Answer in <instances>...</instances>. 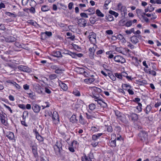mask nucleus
Returning <instances> with one entry per match:
<instances>
[{"label":"nucleus","mask_w":161,"mask_h":161,"mask_svg":"<svg viewBox=\"0 0 161 161\" xmlns=\"http://www.w3.org/2000/svg\"><path fill=\"white\" fill-rule=\"evenodd\" d=\"M117 8L118 11L121 13V14H124L127 13V9L126 7L123 5L121 3H119L117 6Z\"/></svg>","instance_id":"nucleus-1"},{"label":"nucleus","mask_w":161,"mask_h":161,"mask_svg":"<svg viewBox=\"0 0 161 161\" xmlns=\"http://www.w3.org/2000/svg\"><path fill=\"white\" fill-rule=\"evenodd\" d=\"M114 60L116 63L123 64L126 62L125 59L122 56L116 55L114 58Z\"/></svg>","instance_id":"nucleus-2"},{"label":"nucleus","mask_w":161,"mask_h":161,"mask_svg":"<svg viewBox=\"0 0 161 161\" xmlns=\"http://www.w3.org/2000/svg\"><path fill=\"white\" fill-rule=\"evenodd\" d=\"M53 123L55 124H58L59 123V118L58 114L56 111L53 112V114L51 113Z\"/></svg>","instance_id":"nucleus-3"},{"label":"nucleus","mask_w":161,"mask_h":161,"mask_svg":"<svg viewBox=\"0 0 161 161\" xmlns=\"http://www.w3.org/2000/svg\"><path fill=\"white\" fill-rule=\"evenodd\" d=\"M88 38L92 43L95 44L96 43V35L94 32H91L89 34Z\"/></svg>","instance_id":"nucleus-4"},{"label":"nucleus","mask_w":161,"mask_h":161,"mask_svg":"<svg viewBox=\"0 0 161 161\" xmlns=\"http://www.w3.org/2000/svg\"><path fill=\"white\" fill-rule=\"evenodd\" d=\"M94 98L95 99V101L97 102L98 104L100 106L103 107H106L107 106V104L103 101L99 96H94Z\"/></svg>","instance_id":"nucleus-5"},{"label":"nucleus","mask_w":161,"mask_h":161,"mask_svg":"<svg viewBox=\"0 0 161 161\" xmlns=\"http://www.w3.org/2000/svg\"><path fill=\"white\" fill-rule=\"evenodd\" d=\"M93 158L92 153H90L87 156L84 155L82 157V161H92Z\"/></svg>","instance_id":"nucleus-6"},{"label":"nucleus","mask_w":161,"mask_h":161,"mask_svg":"<svg viewBox=\"0 0 161 161\" xmlns=\"http://www.w3.org/2000/svg\"><path fill=\"white\" fill-rule=\"evenodd\" d=\"M33 87L35 91L38 93H43V88L39 84L35 83L33 85Z\"/></svg>","instance_id":"nucleus-7"},{"label":"nucleus","mask_w":161,"mask_h":161,"mask_svg":"<svg viewBox=\"0 0 161 161\" xmlns=\"http://www.w3.org/2000/svg\"><path fill=\"white\" fill-rule=\"evenodd\" d=\"M32 108L35 113H38L41 110V107L38 104L32 102L31 103Z\"/></svg>","instance_id":"nucleus-8"},{"label":"nucleus","mask_w":161,"mask_h":161,"mask_svg":"<svg viewBox=\"0 0 161 161\" xmlns=\"http://www.w3.org/2000/svg\"><path fill=\"white\" fill-rule=\"evenodd\" d=\"M141 37L140 35H134L130 37V41L134 44H136L139 42V39H140Z\"/></svg>","instance_id":"nucleus-9"},{"label":"nucleus","mask_w":161,"mask_h":161,"mask_svg":"<svg viewBox=\"0 0 161 161\" xmlns=\"http://www.w3.org/2000/svg\"><path fill=\"white\" fill-rule=\"evenodd\" d=\"M18 69L20 71L24 72L30 73L32 71L31 69L26 66L19 65L18 66Z\"/></svg>","instance_id":"nucleus-10"},{"label":"nucleus","mask_w":161,"mask_h":161,"mask_svg":"<svg viewBox=\"0 0 161 161\" xmlns=\"http://www.w3.org/2000/svg\"><path fill=\"white\" fill-rule=\"evenodd\" d=\"M139 137L141 140L142 141L147 140L148 138V135L145 131H142L139 134Z\"/></svg>","instance_id":"nucleus-11"},{"label":"nucleus","mask_w":161,"mask_h":161,"mask_svg":"<svg viewBox=\"0 0 161 161\" xmlns=\"http://www.w3.org/2000/svg\"><path fill=\"white\" fill-rule=\"evenodd\" d=\"M62 145L60 141H57L56 144L53 146V148L56 152H59L62 149Z\"/></svg>","instance_id":"nucleus-12"},{"label":"nucleus","mask_w":161,"mask_h":161,"mask_svg":"<svg viewBox=\"0 0 161 161\" xmlns=\"http://www.w3.org/2000/svg\"><path fill=\"white\" fill-rule=\"evenodd\" d=\"M128 117L130 119L132 120L136 121L138 119V115L135 113H130Z\"/></svg>","instance_id":"nucleus-13"},{"label":"nucleus","mask_w":161,"mask_h":161,"mask_svg":"<svg viewBox=\"0 0 161 161\" xmlns=\"http://www.w3.org/2000/svg\"><path fill=\"white\" fill-rule=\"evenodd\" d=\"M42 37H44V38H47V36L50 37L52 35L51 32L46 31L45 32H42L41 33Z\"/></svg>","instance_id":"nucleus-14"},{"label":"nucleus","mask_w":161,"mask_h":161,"mask_svg":"<svg viewBox=\"0 0 161 161\" xmlns=\"http://www.w3.org/2000/svg\"><path fill=\"white\" fill-rule=\"evenodd\" d=\"M6 136L10 140H13L14 139V134L10 132H7L5 133Z\"/></svg>","instance_id":"nucleus-15"},{"label":"nucleus","mask_w":161,"mask_h":161,"mask_svg":"<svg viewBox=\"0 0 161 161\" xmlns=\"http://www.w3.org/2000/svg\"><path fill=\"white\" fill-rule=\"evenodd\" d=\"M144 70L145 72L147 73H148L154 76L156 75V73L154 70H152L151 69H147L145 68L144 69Z\"/></svg>","instance_id":"nucleus-16"},{"label":"nucleus","mask_w":161,"mask_h":161,"mask_svg":"<svg viewBox=\"0 0 161 161\" xmlns=\"http://www.w3.org/2000/svg\"><path fill=\"white\" fill-rule=\"evenodd\" d=\"M31 149L32 150V153L35 157L37 156V147L36 145H33L31 147Z\"/></svg>","instance_id":"nucleus-17"},{"label":"nucleus","mask_w":161,"mask_h":161,"mask_svg":"<svg viewBox=\"0 0 161 161\" xmlns=\"http://www.w3.org/2000/svg\"><path fill=\"white\" fill-rule=\"evenodd\" d=\"M16 39L13 36H10L5 38L6 42H13L15 41Z\"/></svg>","instance_id":"nucleus-18"},{"label":"nucleus","mask_w":161,"mask_h":161,"mask_svg":"<svg viewBox=\"0 0 161 161\" xmlns=\"http://www.w3.org/2000/svg\"><path fill=\"white\" fill-rule=\"evenodd\" d=\"M52 55L56 57H61L62 56L61 52L59 51H53L52 53Z\"/></svg>","instance_id":"nucleus-19"},{"label":"nucleus","mask_w":161,"mask_h":161,"mask_svg":"<svg viewBox=\"0 0 161 161\" xmlns=\"http://www.w3.org/2000/svg\"><path fill=\"white\" fill-rule=\"evenodd\" d=\"M27 23L36 27H38L39 26L38 24L36 21L32 20H28L27 21Z\"/></svg>","instance_id":"nucleus-20"},{"label":"nucleus","mask_w":161,"mask_h":161,"mask_svg":"<svg viewBox=\"0 0 161 161\" xmlns=\"http://www.w3.org/2000/svg\"><path fill=\"white\" fill-rule=\"evenodd\" d=\"M78 23L79 24H81L84 26H85L86 24V21L84 19L82 18L79 19L78 20Z\"/></svg>","instance_id":"nucleus-21"},{"label":"nucleus","mask_w":161,"mask_h":161,"mask_svg":"<svg viewBox=\"0 0 161 161\" xmlns=\"http://www.w3.org/2000/svg\"><path fill=\"white\" fill-rule=\"evenodd\" d=\"M79 122L82 125H84L86 124V121L84 119L81 114L79 116Z\"/></svg>","instance_id":"nucleus-22"},{"label":"nucleus","mask_w":161,"mask_h":161,"mask_svg":"<svg viewBox=\"0 0 161 161\" xmlns=\"http://www.w3.org/2000/svg\"><path fill=\"white\" fill-rule=\"evenodd\" d=\"M136 11L137 14L141 15L143 19L146 17L145 16V15H146V13L142 12V11L141 10L137 9Z\"/></svg>","instance_id":"nucleus-23"},{"label":"nucleus","mask_w":161,"mask_h":161,"mask_svg":"<svg viewBox=\"0 0 161 161\" xmlns=\"http://www.w3.org/2000/svg\"><path fill=\"white\" fill-rule=\"evenodd\" d=\"M36 138L40 142H43L44 140L43 138L39 135L38 132H36Z\"/></svg>","instance_id":"nucleus-24"},{"label":"nucleus","mask_w":161,"mask_h":161,"mask_svg":"<svg viewBox=\"0 0 161 161\" xmlns=\"http://www.w3.org/2000/svg\"><path fill=\"white\" fill-rule=\"evenodd\" d=\"M103 134L102 133H98L96 135H94L92 136V139L94 141H95L98 139Z\"/></svg>","instance_id":"nucleus-25"},{"label":"nucleus","mask_w":161,"mask_h":161,"mask_svg":"<svg viewBox=\"0 0 161 161\" xmlns=\"http://www.w3.org/2000/svg\"><path fill=\"white\" fill-rule=\"evenodd\" d=\"M77 120L76 118V116L75 114H73L70 119V121L73 123H76Z\"/></svg>","instance_id":"nucleus-26"},{"label":"nucleus","mask_w":161,"mask_h":161,"mask_svg":"<svg viewBox=\"0 0 161 161\" xmlns=\"http://www.w3.org/2000/svg\"><path fill=\"white\" fill-rule=\"evenodd\" d=\"M97 47V46L95 44H93V47L89 48V51L91 52L95 53Z\"/></svg>","instance_id":"nucleus-27"},{"label":"nucleus","mask_w":161,"mask_h":161,"mask_svg":"<svg viewBox=\"0 0 161 161\" xmlns=\"http://www.w3.org/2000/svg\"><path fill=\"white\" fill-rule=\"evenodd\" d=\"M116 139L113 140H110L109 141V145L112 147H115L116 146Z\"/></svg>","instance_id":"nucleus-28"},{"label":"nucleus","mask_w":161,"mask_h":161,"mask_svg":"<svg viewBox=\"0 0 161 161\" xmlns=\"http://www.w3.org/2000/svg\"><path fill=\"white\" fill-rule=\"evenodd\" d=\"M61 88L64 91H66L68 89L67 86L64 83L61 82L59 84Z\"/></svg>","instance_id":"nucleus-29"},{"label":"nucleus","mask_w":161,"mask_h":161,"mask_svg":"<svg viewBox=\"0 0 161 161\" xmlns=\"http://www.w3.org/2000/svg\"><path fill=\"white\" fill-rule=\"evenodd\" d=\"M152 108V107L150 105H147L146 108L145 109L144 111L147 114H148L150 112Z\"/></svg>","instance_id":"nucleus-30"},{"label":"nucleus","mask_w":161,"mask_h":161,"mask_svg":"<svg viewBox=\"0 0 161 161\" xmlns=\"http://www.w3.org/2000/svg\"><path fill=\"white\" fill-rule=\"evenodd\" d=\"M100 128L99 126H93L91 127V130L93 132H96L98 131L99 130Z\"/></svg>","instance_id":"nucleus-31"},{"label":"nucleus","mask_w":161,"mask_h":161,"mask_svg":"<svg viewBox=\"0 0 161 161\" xmlns=\"http://www.w3.org/2000/svg\"><path fill=\"white\" fill-rule=\"evenodd\" d=\"M49 10V8L47 5L42 6L41 7V10L42 12H46Z\"/></svg>","instance_id":"nucleus-32"},{"label":"nucleus","mask_w":161,"mask_h":161,"mask_svg":"<svg viewBox=\"0 0 161 161\" xmlns=\"http://www.w3.org/2000/svg\"><path fill=\"white\" fill-rule=\"evenodd\" d=\"M29 97L32 99H35L36 98V96L34 93L33 92H30L27 93Z\"/></svg>","instance_id":"nucleus-33"},{"label":"nucleus","mask_w":161,"mask_h":161,"mask_svg":"<svg viewBox=\"0 0 161 161\" xmlns=\"http://www.w3.org/2000/svg\"><path fill=\"white\" fill-rule=\"evenodd\" d=\"M106 19L109 21H111L114 20L113 16L110 14H108L106 16Z\"/></svg>","instance_id":"nucleus-34"},{"label":"nucleus","mask_w":161,"mask_h":161,"mask_svg":"<svg viewBox=\"0 0 161 161\" xmlns=\"http://www.w3.org/2000/svg\"><path fill=\"white\" fill-rule=\"evenodd\" d=\"M109 13L112 16V15H114L115 17H117L119 15V14L118 13L112 10H109Z\"/></svg>","instance_id":"nucleus-35"},{"label":"nucleus","mask_w":161,"mask_h":161,"mask_svg":"<svg viewBox=\"0 0 161 161\" xmlns=\"http://www.w3.org/2000/svg\"><path fill=\"white\" fill-rule=\"evenodd\" d=\"M142 104L141 103H138V106H136V108L138 110V112L139 113L142 111Z\"/></svg>","instance_id":"nucleus-36"},{"label":"nucleus","mask_w":161,"mask_h":161,"mask_svg":"<svg viewBox=\"0 0 161 161\" xmlns=\"http://www.w3.org/2000/svg\"><path fill=\"white\" fill-rule=\"evenodd\" d=\"M73 93L76 96L79 97L80 95V92L76 89H75L73 91Z\"/></svg>","instance_id":"nucleus-37"},{"label":"nucleus","mask_w":161,"mask_h":161,"mask_svg":"<svg viewBox=\"0 0 161 161\" xmlns=\"http://www.w3.org/2000/svg\"><path fill=\"white\" fill-rule=\"evenodd\" d=\"M122 87L123 89L126 90H128V89H130L131 87L130 86L127 84H122Z\"/></svg>","instance_id":"nucleus-38"},{"label":"nucleus","mask_w":161,"mask_h":161,"mask_svg":"<svg viewBox=\"0 0 161 161\" xmlns=\"http://www.w3.org/2000/svg\"><path fill=\"white\" fill-rule=\"evenodd\" d=\"M96 14L98 16L101 17H103L104 15L100 11L99 9H97L96 11Z\"/></svg>","instance_id":"nucleus-39"},{"label":"nucleus","mask_w":161,"mask_h":161,"mask_svg":"<svg viewBox=\"0 0 161 161\" xmlns=\"http://www.w3.org/2000/svg\"><path fill=\"white\" fill-rule=\"evenodd\" d=\"M96 105L94 103H91L89 105V108L91 110H93L96 108Z\"/></svg>","instance_id":"nucleus-40"},{"label":"nucleus","mask_w":161,"mask_h":161,"mask_svg":"<svg viewBox=\"0 0 161 161\" xmlns=\"http://www.w3.org/2000/svg\"><path fill=\"white\" fill-rule=\"evenodd\" d=\"M57 77V75L54 74H51L49 76V78L51 80L54 79Z\"/></svg>","instance_id":"nucleus-41"},{"label":"nucleus","mask_w":161,"mask_h":161,"mask_svg":"<svg viewBox=\"0 0 161 161\" xmlns=\"http://www.w3.org/2000/svg\"><path fill=\"white\" fill-rule=\"evenodd\" d=\"M123 49V48L121 47H117L115 48V50L119 53H121L122 54H124L122 52V49Z\"/></svg>","instance_id":"nucleus-42"},{"label":"nucleus","mask_w":161,"mask_h":161,"mask_svg":"<svg viewBox=\"0 0 161 161\" xmlns=\"http://www.w3.org/2000/svg\"><path fill=\"white\" fill-rule=\"evenodd\" d=\"M86 117L88 119H93L94 118H95V117L94 116L89 114L87 113H86Z\"/></svg>","instance_id":"nucleus-43"},{"label":"nucleus","mask_w":161,"mask_h":161,"mask_svg":"<svg viewBox=\"0 0 161 161\" xmlns=\"http://www.w3.org/2000/svg\"><path fill=\"white\" fill-rule=\"evenodd\" d=\"M5 14L6 15L10 17L13 16L14 17H16L14 13L10 12H6Z\"/></svg>","instance_id":"nucleus-44"},{"label":"nucleus","mask_w":161,"mask_h":161,"mask_svg":"<svg viewBox=\"0 0 161 161\" xmlns=\"http://www.w3.org/2000/svg\"><path fill=\"white\" fill-rule=\"evenodd\" d=\"M77 142L76 141H74L72 142L71 143V145L69 147H73L75 148V147L76 145L77 144Z\"/></svg>","instance_id":"nucleus-45"},{"label":"nucleus","mask_w":161,"mask_h":161,"mask_svg":"<svg viewBox=\"0 0 161 161\" xmlns=\"http://www.w3.org/2000/svg\"><path fill=\"white\" fill-rule=\"evenodd\" d=\"M1 122L2 124L4 125L7 126L8 125V123L7 121L6 120V119H4L1 120Z\"/></svg>","instance_id":"nucleus-46"},{"label":"nucleus","mask_w":161,"mask_h":161,"mask_svg":"<svg viewBox=\"0 0 161 161\" xmlns=\"http://www.w3.org/2000/svg\"><path fill=\"white\" fill-rule=\"evenodd\" d=\"M27 9L28 10L29 9L27 8ZM29 10L31 13L34 14L36 12L35 9L33 7H31Z\"/></svg>","instance_id":"nucleus-47"},{"label":"nucleus","mask_w":161,"mask_h":161,"mask_svg":"<svg viewBox=\"0 0 161 161\" xmlns=\"http://www.w3.org/2000/svg\"><path fill=\"white\" fill-rule=\"evenodd\" d=\"M148 9H149V12H152L154 10V8L152 6V5H150L148 6Z\"/></svg>","instance_id":"nucleus-48"},{"label":"nucleus","mask_w":161,"mask_h":161,"mask_svg":"<svg viewBox=\"0 0 161 161\" xmlns=\"http://www.w3.org/2000/svg\"><path fill=\"white\" fill-rule=\"evenodd\" d=\"M127 46L131 49H134L135 47L130 42H127Z\"/></svg>","instance_id":"nucleus-49"},{"label":"nucleus","mask_w":161,"mask_h":161,"mask_svg":"<svg viewBox=\"0 0 161 161\" xmlns=\"http://www.w3.org/2000/svg\"><path fill=\"white\" fill-rule=\"evenodd\" d=\"M3 106L5 107L11 113H13V111L9 107L7 106L6 104H3Z\"/></svg>","instance_id":"nucleus-50"},{"label":"nucleus","mask_w":161,"mask_h":161,"mask_svg":"<svg viewBox=\"0 0 161 161\" xmlns=\"http://www.w3.org/2000/svg\"><path fill=\"white\" fill-rule=\"evenodd\" d=\"M132 25V21H127L125 24V25L127 27L130 26Z\"/></svg>","instance_id":"nucleus-51"},{"label":"nucleus","mask_w":161,"mask_h":161,"mask_svg":"<svg viewBox=\"0 0 161 161\" xmlns=\"http://www.w3.org/2000/svg\"><path fill=\"white\" fill-rule=\"evenodd\" d=\"M29 0H22V4L23 6H25L27 5Z\"/></svg>","instance_id":"nucleus-52"},{"label":"nucleus","mask_w":161,"mask_h":161,"mask_svg":"<svg viewBox=\"0 0 161 161\" xmlns=\"http://www.w3.org/2000/svg\"><path fill=\"white\" fill-rule=\"evenodd\" d=\"M80 16L82 17L85 18H88V16L85 13H82L80 14Z\"/></svg>","instance_id":"nucleus-53"},{"label":"nucleus","mask_w":161,"mask_h":161,"mask_svg":"<svg viewBox=\"0 0 161 161\" xmlns=\"http://www.w3.org/2000/svg\"><path fill=\"white\" fill-rule=\"evenodd\" d=\"M5 114H1L0 115V119L1 121L3 119L6 118L5 117Z\"/></svg>","instance_id":"nucleus-54"},{"label":"nucleus","mask_w":161,"mask_h":161,"mask_svg":"<svg viewBox=\"0 0 161 161\" xmlns=\"http://www.w3.org/2000/svg\"><path fill=\"white\" fill-rule=\"evenodd\" d=\"M93 17H91L89 19L90 21L92 24H93L95 23L96 21Z\"/></svg>","instance_id":"nucleus-55"},{"label":"nucleus","mask_w":161,"mask_h":161,"mask_svg":"<svg viewBox=\"0 0 161 161\" xmlns=\"http://www.w3.org/2000/svg\"><path fill=\"white\" fill-rule=\"evenodd\" d=\"M107 130L108 132H111L113 130V129L111 126H108L107 127Z\"/></svg>","instance_id":"nucleus-56"},{"label":"nucleus","mask_w":161,"mask_h":161,"mask_svg":"<svg viewBox=\"0 0 161 161\" xmlns=\"http://www.w3.org/2000/svg\"><path fill=\"white\" fill-rule=\"evenodd\" d=\"M18 107L22 109H25V106L24 104H19L18 105Z\"/></svg>","instance_id":"nucleus-57"},{"label":"nucleus","mask_w":161,"mask_h":161,"mask_svg":"<svg viewBox=\"0 0 161 161\" xmlns=\"http://www.w3.org/2000/svg\"><path fill=\"white\" fill-rule=\"evenodd\" d=\"M74 3L72 2H70L68 4V8L69 9L71 10L72 9Z\"/></svg>","instance_id":"nucleus-58"},{"label":"nucleus","mask_w":161,"mask_h":161,"mask_svg":"<svg viewBox=\"0 0 161 161\" xmlns=\"http://www.w3.org/2000/svg\"><path fill=\"white\" fill-rule=\"evenodd\" d=\"M13 85L14 86L16 87L18 89H19L20 88V86L18 84H17L15 82L13 83Z\"/></svg>","instance_id":"nucleus-59"},{"label":"nucleus","mask_w":161,"mask_h":161,"mask_svg":"<svg viewBox=\"0 0 161 161\" xmlns=\"http://www.w3.org/2000/svg\"><path fill=\"white\" fill-rule=\"evenodd\" d=\"M115 76L117 77L119 79H122V77L121 75V74H118V73H116L115 74Z\"/></svg>","instance_id":"nucleus-60"},{"label":"nucleus","mask_w":161,"mask_h":161,"mask_svg":"<svg viewBox=\"0 0 161 161\" xmlns=\"http://www.w3.org/2000/svg\"><path fill=\"white\" fill-rule=\"evenodd\" d=\"M69 55L71 56L73 58H75L76 56V54L74 53L71 52L70 53H69Z\"/></svg>","instance_id":"nucleus-61"},{"label":"nucleus","mask_w":161,"mask_h":161,"mask_svg":"<svg viewBox=\"0 0 161 161\" xmlns=\"http://www.w3.org/2000/svg\"><path fill=\"white\" fill-rule=\"evenodd\" d=\"M45 92L47 94H50L51 93V91L47 87H45Z\"/></svg>","instance_id":"nucleus-62"},{"label":"nucleus","mask_w":161,"mask_h":161,"mask_svg":"<svg viewBox=\"0 0 161 161\" xmlns=\"http://www.w3.org/2000/svg\"><path fill=\"white\" fill-rule=\"evenodd\" d=\"M106 33L108 35H112L113 33L112 31L110 30L106 31Z\"/></svg>","instance_id":"nucleus-63"},{"label":"nucleus","mask_w":161,"mask_h":161,"mask_svg":"<svg viewBox=\"0 0 161 161\" xmlns=\"http://www.w3.org/2000/svg\"><path fill=\"white\" fill-rule=\"evenodd\" d=\"M98 144V142H92L91 145L92 146L94 147H96L97 146Z\"/></svg>","instance_id":"nucleus-64"}]
</instances>
